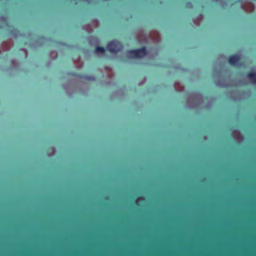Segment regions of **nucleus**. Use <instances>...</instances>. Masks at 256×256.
Instances as JSON below:
<instances>
[{"label":"nucleus","instance_id":"5","mask_svg":"<svg viewBox=\"0 0 256 256\" xmlns=\"http://www.w3.org/2000/svg\"><path fill=\"white\" fill-rule=\"evenodd\" d=\"M95 52L96 53H104L105 52V48L104 47L98 46L96 47L95 49Z\"/></svg>","mask_w":256,"mask_h":256},{"label":"nucleus","instance_id":"2","mask_svg":"<svg viewBox=\"0 0 256 256\" xmlns=\"http://www.w3.org/2000/svg\"><path fill=\"white\" fill-rule=\"evenodd\" d=\"M122 48V44L117 40H113L108 42L106 48L109 52L112 53H116L120 51Z\"/></svg>","mask_w":256,"mask_h":256},{"label":"nucleus","instance_id":"3","mask_svg":"<svg viewBox=\"0 0 256 256\" xmlns=\"http://www.w3.org/2000/svg\"><path fill=\"white\" fill-rule=\"evenodd\" d=\"M240 60V58L239 56L237 54H234L231 56H230L228 59V62L232 65V66H236L237 64Z\"/></svg>","mask_w":256,"mask_h":256},{"label":"nucleus","instance_id":"4","mask_svg":"<svg viewBox=\"0 0 256 256\" xmlns=\"http://www.w3.org/2000/svg\"><path fill=\"white\" fill-rule=\"evenodd\" d=\"M247 77L250 79L252 82L256 84V73L251 72L247 74Z\"/></svg>","mask_w":256,"mask_h":256},{"label":"nucleus","instance_id":"1","mask_svg":"<svg viewBox=\"0 0 256 256\" xmlns=\"http://www.w3.org/2000/svg\"><path fill=\"white\" fill-rule=\"evenodd\" d=\"M128 56L132 58H141L146 54V48L144 46L140 48L129 50L127 52Z\"/></svg>","mask_w":256,"mask_h":256}]
</instances>
